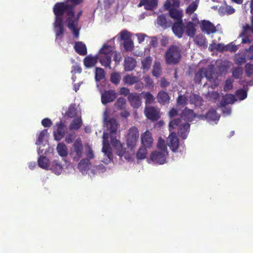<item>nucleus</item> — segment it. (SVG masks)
<instances>
[{"label": "nucleus", "instance_id": "nucleus-1", "mask_svg": "<svg viewBox=\"0 0 253 253\" xmlns=\"http://www.w3.org/2000/svg\"><path fill=\"white\" fill-rule=\"evenodd\" d=\"M83 0H68L64 2L56 3L53 7L55 15L54 29L56 39H61L63 35L64 29L63 17L66 18V23L68 28L72 32L75 37L78 38L79 33L77 31V20L74 18V9L77 5L81 3Z\"/></svg>", "mask_w": 253, "mask_h": 253}, {"label": "nucleus", "instance_id": "nucleus-2", "mask_svg": "<svg viewBox=\"0 0 253 253\" xmlns=\"http://www.w3.org/2000/svg\"><path fill=\"white\" fill-rule=\"evenodd\" d=\"M120 36H116L114 38L105 42L99 49L97 54L95 55H89L84 60V63H111L112 58L116 63L120 62L122 59V55L119 52L115 50L114 44L115 39H120L124 41L130 40V33L126 30H123L119 34Z\"/></svg>", "mask_w": 253, "mask_h": 253}, {"label": "nucleus", "instance_id": "nucleus-3", "mask_svg": "<svg viewBox=\"0 0 253 253\" xmlns=\"http://www.w3.org/2000/svg\"><path fill=\"white\" fill-rule=\"evenodd\" d=\"M181 57L180 52L176 46H171L167 51L165 57L167 63H177Z\"/></svg>", "mask_w": 253, "mask_h": 253}, {"label": "nucleus", "instance_id": "nucleus-4", "mask_svg": "<svg viewBox=\"0 0 253 253\" xmlns=\"http://www.w3.org/2000/svg\"><path fill=\"white\" fill-rule=\"evenodd\" d=\"M139 131L137 127L132 126L128 130L127 135H126V145L128 147L132 149L136 146L139 138Z\"/></svg>", "mask_w": 253, "mask_h": 253}, {"label": "nucleus", "instance_id": "nucleus-5", "mask_svg": "<svg viewBox=\"0 0 253 253\" xmlns=\"http://www.w3.org/2000/svg\"><path fill=\"white\" fill-rule=\"evenodd\" d=\"M83 155V144L80 140H76L73 143L71 151V157L74 162L79 161Z\"/></svg>", "mask_w": 253, "mask_h": 253}, {"label": "nucleus", "instance_id": "nucleus-6", "mask_svg": "<svg viewBox=\"0 0 253 253\" xmlns=\"http://www.w3.org/2000/svg\"><path fill=\"white\" fill-rule=\"evenodd\" d=\"M111 145L114 146L116 151H117V154L121 158L125 157V159L128 160L129 159L128 157V154L126 150V148L124 146V144L121 143L119 140H117L115 138H111Z\"/></svg>", "mask_w": 253, "mask_h": 253}, {"label": "nucleus", "instance_id": "nucleus-7", "mask_svg": "<svg viewBox=\"0 0 253 253\" xmlns=\"http://www.w3.org/2000/svg\"><path fill=\"white\" fill-rule=\"evenodd\" d=\"M168 153L161 152L159 151L152 152L150 156V160L155 164L163 165L166 163Z\"/></svg>", "mask_w": 253, "mask_h": 253}, {"label": "nucleus", "instance_id": "nucleus-8", "mask_svg": "<svg viewBox=\"0 0 253 253\" xmlns=\"http://www.w3.org/2000/svg\"><path fill=\"white\" fill-rule=\"evenodd\" d=\"M144 113L145 117L148 120H150L152 121H156L159 119V111L154 107H145Z\"/></svg>", "mask_w": 253, "mask_h": 253}, {"label": "nucleus", "instance_id": "nucleus-9", "mask_svg": "<svg viewBox=\"0 0 253 253\" xmlns=\"http://www.w3.org/2000/svg\"><path fill=\"white\" fill-rule=\"evenodd\" d=\"M117 97V94L114 90H105L101 94V102L103 104L113 102Z\"/></svg>", "mask_w": 253, "mask_h": 253}, {"label": "nucleus", "instance_id": "nucleus-10", "mask_svg": "<svg viewBox=\"0 0 253 253\" xmlns=\"http://www.w3.org/2000/svg\"><path fill=\"white\" fill-rule=\"evenodd\" d=\"M128 101L130 103L131 107L134 108H138L142 104L141 101L140 95L136 92H131L128 95Z\"/></svg>", "mask_w": 253, "mask_h": 253}, {"label": "nucleus", "instance_id": "nucleus-11", "mask_svg": "<svg viewBox=\"0 0 253 253\" xmlns=\"http://www.w3.org/2000/svg\"><path fill=\"white\" fill-rule=\"evenodd\" d=\"M197 117V115L193 110L189 109L187 107L182 110L181 113H180V118L187 122H191Z\"/></svg>", "mask_w": 253, "mask_h": 253}, {"label": "nucleus", "instance_id": "nucleus-12", "mask_svg": "<svg viewBox=\"0 0 253 253\" xmlns=\"http://www.w3.org/2000/svg\"><path fill=\"white\" fill-rule=\"evenodd\" d=\"M153 137H152L151 133L147 130L141 135V143L143 147L150 148L153 145Z\"/></svg>", "mask_w": 253, "mask_h": 253}, {"label": "nucleus", "instance_id": "nucleus-13", "mask_svg": "<svg viewBox=\"0 0 253 253\" xmlns=\"http://www.w3.org/2000/svg\"><path fill=\"white\" fill-rule=\"evenodd\" d=\"M236 101L234 95L231 94H226L222 96L219 107H224L228 104H232Z\"/></svg>", "mask_w": 253, "mask_h": 253}, {"label": "nucleus", "instance_id": "nucleus-14", "mask_svg": "<svg viewBox=\"0 0 253 253\" xmlns=\"http://www.w3.org/2000/svg\"><path fill=\"white\" fill-rule=\"evenodd\" d=\"M172 30L174 35L178 38H180L182 37L183 34L184 32V23L182 21L176 22L174 23Z\"/></svg>", "mask_w": 253, "mask_h": 253}, {"label": "nucleus", "instance_id": "nucleus-15", "mask_svg": "<svg viewBox=\"0 0 253 253\" xmlns=\"http://www.w3.org/2000/svg\"><path fill=\"white\" fill-rule=\"evenodd\" d=\"M168 141H169L168 146H169V148H170L172 151L175 152L179 147V140L176 136L175 133H171L170 135L168 137Z\"/></svg>", "mask_w": 253, "mask_h": 253}, {"label": "nucleus", "instance_id": "nucleus-16", "mask_svg": "<svg viewBox=\"0 0 253 253\" xmlns=\"http://www.w3.org/2000/svg\"><path fill=\"white\" fill-rule=\"evenodd\" d=\"M201 28L203 32H206L207 34H210L216 32V28L209 21L203 20Z\"/></svg>", "mask_w": 253, "mask_h": 253}, {"label": "nucleus", "instance_id": "nucleus-17", "mask_svg": "<svg viewBox=\"0 0 253 253\" xmlns=\"http://www.w3.org/2000/svg\"><path fill=\"white\" fill-rule=\"evenodd\" d=\"M158 0H140L138 6L144 5L146 9L153 10L156 8Z\"/></svg>", "mask_w": 253, "mask_h": 253}, {"label": "nucleus", "instance_id": "nucleus-18", "mask_svg": "<svg viewBox=\"0 0 253 253\" xmlns=\"http://www.w3.org/2000/svg\"><path fill=\"white\" fill-rule=\"evenodd\" d=\"M184 30L185 34L190 37H194L196 33L195 26L191 22L184 23Z\"/></svg>", "mask_w": 253, "mask_h": 253}, {"label": "nucleus", "instance_id": "nucleus-19", "mask_svg": "<svg viewBox=\"0 0 253 253\" xmlns=\"http://www.w3.org/2000/svg\"><path fill=\"white\" fill-rule=\"evenodd\" d=\"M189 99L190 104L194 105L196 107H200L203 104V99L199 95L193 94L190 95Z\"/></svg>", "mask_w": 253, "mask_h": 253}, {"label": "nucleus", "instance_id": "nucleus-20", "mask_svg": "<svg viewBox=\"0 0 253 253\" xmlns=\"http://www.w3.org/2000/svg\"><path fill=\"white\" fill-rule=\"evenodd\" d=\"M190 124L188 123H185L181 125V126L179 127L178 133L179 136L180 138L183 139H185L187 138V134L189 132Z\"/></svg>", "mask_w": 253, "mask_h": 253}, {"label": "nucleus", "instance_id": "nucleus-21", "mask_svg": "<svg viewBox=\"0 0 253 253\" xmlns=\"http://www.w3.org/2000/svg\"><path fill=\"white\" fill-rule=\"evenodd\" d=\"M157 24L164 29H166L171 25V21L168 20L166 18V15L163 14L159 16L157 19Z\"/></svg>", "mask_w": 253, "mask_h": 253}, {"label": "nucleus", "instance_id": "nucleus-22", "mask_svg": "<svg viewBox=\"0 0 253 253\" xmlns=\"http://www.w3.org/2000/svg\"><path fill=\"white\" fill-rule=\"evenodd\" d=\"M169 96L165 91H159L157 94V100L158 102L162 104H166L169 102Z\"/></svg>", "mask_w": 253, "mask_h": 253}, {"label": "nucleus", "instance_id": "nucleus-23", "mask_svg": "<svg viewBox=\"0 0 253 253\" xmlns=\"http://www.w3.org/2000/svg\"><path fill=\"white\" fill-rule=\"evenodd\" d=\"M105 125L111 133H116L118 127V123L116 119L112 118L108 120Z\"/></svg>", "mask_w": 253, "mask_h": 253}, {"label": "nucleus", "instance_id": "nucleus-24", "mask_svg": "<svg viewBox=\"0 0 253 253\" xmlns=\"http://www.w3.org/2000/svg\"><path fill=\"white\" fill-rule=\"evenodd\" d=\"M204 117L209 121H217L219 120V116L215 109H211L207 112Z\"/></svg>", "mask_w": 253, "mask_h": 253}, {"label": "nucleus", "instance_id": "nucleus-25", "mask_svg": "<svg viewBox=\"0 0 253 253\" xmlns=\"http://www.w3.org/2000/svg\"><path fill=\"white\" fill-rule=\"evenodd\" d=\"M76 51L80 55H85L87 53V48L85 44L81 42L75 43L74 46Z\"/></svg>", "mask_w": 253, "mask_h": 253}, {"label": "nucleus", "instance_id": "nucleus-26", "mask_svg": "<svg viewBox=\"0 0 253 253\" xmlns=\"http://www.w3.org/2000/svg\"><path fill=\"white\" fill-rule=\"evenodd\" d=\"M104 154L108 157V159L111 160L113 159V154L112 153L111 148H110V144L103 140V148H102Z\"/></svg>", "mask_w": 253, "mask_h": 253}, {"label": "nucleus", "instance_id": "nucleus-27", "mask_svg": "<svg viewBox=\"0 0 253 253\" xmlns=\"http://www.w3.org/2000/svg\"><path fill=\"white\" fill-rule=\"evenodd\" d=\"M170 17L177 22L182 21V12L180 10L176 9H171L169 11Z\"/></svg>", "mask_w": 253, "mask_h": 253}, {"label": "nucleus", "instance_id": "nucleus-28", "mask_svg": "<svg viewBox=\"0 0 253 253\" xmlns=\"http://www.w3.org/2000/svg\"><path fill=\"white\" fill-rule=\"evenodd\" d=\"M57 135H55V139L57 140H59L64 137V134H65V130L64 129V128H65V125L60 122L59 124H57Z\"/></svg>", "mask_w": 253, "mask_h": 253}, {"label": "nucleus", "instance_id": "nucleus-29", "mask_svg": "<svg viewBox=\"0 0 253 253\" xmlns=\"http://www.w3.org/2000/svg\"><path fill=\"white\" fill-rule=\"evenodd\" d=\"M194 41L199 46L205 48L208 46L206 38L202 35H197L194 40Z\"/></svg>", "mask_w": 253, "mask_h": 253}, {"label": "nucleus", "instance_id": "nucleus-30", "mask_svg": "<svg viewBox=\"0 0 253 253\" xmlns=\"http://www.w3.org/2000/svg\"><path fill=\"white\" fill-rule=\"evenodd\" d=\"M89 160L88 159H83L78 164V169L83 172L87 170L89 168Z\"/></svg>", "mask_w": 253, "mask_h": 253}, {"label": "nucleus", "instance_id": "nucleus-31", "mask_svg": "<svg viewBox=\"0 0 253 253\" xmlns=\"http://www.w3.org/2000/svg\"><path fill=\"white\" fill-rule=\"evenodd\" d=\"M82 125V120L81 118H77L74 119L73 122L70 124L69 129L71 130H78L81 128Z\"/></svg>", "mask_w": 253, "mask_h": 253}, {"label": "nucleus", "instance_id": "nucleus-32", "mask_svg": "<svg viewBox=\"0 0 253 253\" xmlns=\"http://www.w3.org/2000/svg\"><path fill=\"white\" fill-rule=\"evenodd\" d=\"M245 75L249 78H253V64H245ZM248 84L253 85V78L248 82Z\"/></svg>", "mask_w": 253, "mask_h": 253}, {"label": "nucleus", "instance_id": "nucleus-33", "mask_svg": "<svg viewBox=\"0 0 253 253\" xmlns=\"http://www.w3.org/2000/svg\"><path fill=\"white\" fill-rule=\"evenodd\" d=\"M49 160L48 158H46L44 156H40L39 159H38V165L39 167L43 169H48Z\"/></svg>", "mask_w": 253, "mask_h": 253}, {"label": "nucleus", "instance_id": "nucleus-34", "mask_svg": "<svg viewBox=\"0 0 253 253\" xmlns=\"http://www.w3.org/2000/svg\"><path fill=\"white\" fill-rule=\"evenodd\" d=\"M50 169H51L53 172L55 173V174H59L61 172H62V164L57 161H54L52 163H51Z\"/></svg>", "mask_w": 253, "mask_h": 253}, {"label": "nucleus", "instance_id": "nucleus-35", "mask_svg": "<svg viewBox=\"0 0 253 253\" xmlns=\"http://www.w3.org/2000/svg\"><path fill=\"white\" fill-rule=\"evenodd\" d=\"M251 11L252 14H253V0H252L251 4ZM249 32H251L253 33V16L252 17V25L250 26L249 25H246L245 27H244V32L243 34L244 36H246L248 34Z\"/></svg>", "mask_w": 253, "mask_h": 253}, {"label": "nucleus", "instance_id": "nucleus-36", "mask_svg": "<svg viewBox=\"0 0 253 253\" xmlns=\"http://www.w3.org/2000/svg\"><path fill=\"white\" fill-rule=\"evenodd\" d=\"M57 151L59 156L66 157L67 156V148L65 144L59 143L57 146Z\"/></svg>", "mask_w": 253, "mask_h": 253}, {"label": "nucleus", "instance_id": "nucleus-37", "mask_svg": "<svg viewBox=\"0 0 253 253\" xmlns=\"http://www.w3.org/2000/svg\"><path fill=\"white\" fill-rule=\"evenodd\" d=\"M147 148L144 146H142L138 151H137V154H136V158L138 160H144L146 158L147 155Z\"/></svg>", "mask_w": 253, "mask_h": 253}, {"label": "nucleus", "instance_id": "nucleus-38", "mask_svg": "<svg viewBox=\"0 0 253 253\" xmlns=\"http://www.w3.org/2000/svg\"><path fill=\"white\" fill-rule=\"evenodd\" d=\"M141 94L143 95V98L145 100V104H151L153 103L155 101V98L149 92H142Z\"/></svg>", "mask_w": 253, "mask_h": 253}, {"label": "nucleus", "instance_id": "nucleus-39", "mask_svg": "<svg viewBox=\"0 0 253 253\" xmlns=\"http://www.w3.org/2000/svg\"><path fill=\"white\" fill-rule=\"evenodd\" d=\"M123 82L125 84H129L131 85L135 83H137V79L136 77L131 76L130 75H127L123 78Z\"/></svg>", "mask_w": 253, "mask_h": 253}, {"label": "nucleus", "instance_id": "nucleus-40", "mask_svg": "<svg viewBox=\"0 0 253 253\" xmlns=\"http://www.w3.org/2000/svg\"><path fill=\"white\" fill-rule=\"evenodd\" d=\"M243 74V69L242 67L238 66L233 69L232 77L235 79H240Z\"/></svg>", "mask_w": 253, "mask_h": 253}, {"label": "nucleus", "instance_id": "nucleus-41", "mask_svg": "<svg viewBox=\"0 0 253 253\" xmlns=\"http://www.w3.org/2000/svg\"><path fill=\"white\" fill-rule=\"evenodd\" d=\"M181 119L180 118H177V119H174L170 121H169V130H171L172 129H175L177 127L180 126L181 124Z\"/></svg>", "mask_w": 253, "mask_h": 253}, {"label": "nucleus", "instance_id": "nucleus-42", "mask_svg": "<svg viewBox=\"0 0 253 253\" xmlns=\"http://www.w3.org/2000/svg\"><path fill=\"white\" fill-rule=\"evenodd\" d=\"M219 12L221 14H224L225 13L231 14L235 12V9L231 6L226 5L225 7H220L219 9Z\"/></svg>", "mask_w": 253, "mask_h": 253}, {"label": "nucleus", "instance_id": "nucleus-43", "mask_svg": "<svg viewBox=\"0 0 253 253\" xmlns=\"http://www.w3.org/2000/svg\"><path fill=\"white\" fill-rule=\"evenodd\" d=\"M199 0H196L189 5L186 9V13L189 14L193 13L197 8Z\"/></svg>", "mask_w": 253, "mask_h": 253}, {"label": "nucleus", "instance_id": "nucleus-44", "mask_svg": "<svg viewBox=\"0 0 253 253\" xmlns=\"http://www.w3.org/2000/svg\"><path fill=\"white\" fill-rule=\"evenodd\" d=\"M104 78V72L103 69L97 68L95 71V80L97 82H100Z\"/></svg>", "mask_w": 253, "mask_h": 253}, {"label": "nucleus", "instance_id": "nucleus-45", "mask_svg": "<svg viewBox=\"0 0 253 253\" xmlns=\"http://www.w3.org/2000/svg\"><path fill=\"white\" fill-rule=\"evenodd\" d=\"M235 95L240 100H244L247 98V91L243 89H239L236 91Z\"/></svg>", "mask_w": 253, "mask_h": 253}, {"label": "nucleus", "instance_id": "nucleus-46", "mask_svg": "<svg viewBox=\"0 0 253 253\" xmlns=\"http://www.w3.org/2000/svg\"><path fill=\"white\" fill-rule=\"evenodd\" d=\"M233 81L230 78L226 79L224 82V85H223V91L227 92L231 90L233 88Z\"/></svg>", "mask_w": 253, "mask_h": 253}, {"label": "nucleus", "instance_id": "nucleus-47", "mask_svg": "<svg viewBox=\"0 0 253 253\" xmlns=\"http://www.w3.org/2000/svg\"><path fill=\"white\" fill-rule=\"evenodd\" d=\"M162 72V68H161V64H154L153 68L152 75L153 76L159 78Z\"/></svg>", "mask_w": 253, "mask_h": 253}, {"label": "nucleus", "instance_id": "nucleus-48", "mask_svg": "<svg viewBox=\"0 0 253 253\" xmlns=\"http://www.w3.org/2000/svg\"><path fill=\"white\" fill-rule=\"evenodd\" d=\"M124 48L126 51H131L133 48V43L131 39L124 42Z\"/></svg>", "mask_w": 253, "mask_h": 253}, {"label": "nucleus", "instance_id": "nucleus-49", "mask_svg": "<svg viewBox=\"0 0 253 253\" xmlns=\"http://www.w3.org/2000/svg\"><path fill=\"white\" fill-rule=\"evenodd\" d=\"M115 105L120 109L125 108L126 105V99L122 97H119L117 99V101L116 102Z\"/></svg>", "mask_w": 253, "mask_h": 253}, {"label": "nucleus", "instance_id": "nucleus-50", "mask_svg": "<svg viewBox=\"0 0 253 253\" xmlns=\"http://www.w3.org/2000/svg\"><path fill=\"white\" fill-rule=\"evenodd\" d=\"M187 98L184 95H179L177 98V105L185 106L187 104Z\"/></svg>", "mask_w": 253, "mask_h": 253}, {"label": "nucleus", "instance_id": "nucleus-51", "mask_svg": "<svg viewBox=\"0 0 253 253\" xmlns=\"http://www.w3.org/2000/svg\"><path fill=\"white\" fill-rule=\"evenodd\" d=\"M111 81L115 84H118L120 82V75L117 73L111 74Z\"/></svg>", "mask_w": 253, "mask_h": 253}, {"label": "nucleus", "instance_id": "nucleus-52", "mask_svg": "<svg viewBox=\"0 0 253 253\" xmlns=\"http://www.w3.org/2000/svg\"><path fill=\"white\" fill-rule=\"evenodd\" d=\"M143 81L145 82V86L153 87V82L149 76H145L144 77H143Z\"/></svg>", "mask_w": 253, "mask_h": 253}, {"label": "nucleus", "instance_id": "nucleus-53", "mask_svg": "<svg viewBox=\"0 0 253 253\" xmlns=\"http://www.w3.org/2000/svg\"><path fill=\"white\" fill-rule=\"evenodd\" d=\"M46 133L47 129H44L40 132V133L39 134V137H38L37 142H36V144H41L42 143L43 138L45 137V135Z\"/></svg>", "mask_w": 253, "mask_h": 253}, {"label": "nucleus", "instance_id": "nucleus-54", "mask_svg": "<svg viewBox=\"0 0 253 253\" xmlns=\"http://www.w3.org/2000/svg\"><path fill=\"white\" fill-rule=\"evenodd\" d=\"M157 147H158L159 149L160 150L159 152L168 153L167 151V145H166L164 141H159Z\"/></svg>", "mask_w": 253, "mask_h": 253}, {"label": "nucleus", "instance_id": "nucleus-55", "mask_svg": "<svg viewBox=\"0 0 253 253\" xmlns=\"http://www.w3.org/2000/svg\"><path fill=\"white\" fill-rule=\"evenodd\" d=\"M76 138V134L75 133H71L68 134L65 137V141L68 144H70L73 142V140Z\"/></svg>", "mask_w": 253, "mask_h": 253}, {"label": "nucleus", "instance_id": "nucleus-56", "mask_svg": "<svg viewBox=\"0 0 253 253\" xmlns=\"http://www.w3.org/2000/svg\"><path fill=\"white\" fill-rule=\"evenodd\" d=\"M42 124L44 127H49L52 125V122L49 119L45 118L42 120Z\"/></svg>", "mask_w": 253, "mask_h": 253}, {"label": "nucleus", "instance_id": "nucleus-57", "mask_svg": "<svg viewBox=\"0 0 253 253\" xmlns=\"http://www.w3.org/2000/svg\"><path fill=\"white\" fill-rule=\"evenodd\" d=\"M76 115V109L74 107H70L67 111V116L69 118H73Z\"/></svg>", "mask_w": 253, "mask_h": 253}, {"label": "nucleus", "instance_id": "nucleus-58", "mask_svg": "<svg viewBox=\"0 0 253 253\" xmlns=\"http://www.w3.org/2000/svg\"><path fill=\"white\" fill-rule=\"evenodd\" d=\"M119 93H120L121 95H123L124 96L128 95V94H130L129 93V89L127 87H122L120 88V90H119Z\"/></svg>", "mask_w": 253, "mask_h": 253}, {"label": "nucleus", "instance_id": "nucleus-59", "mask_svg": "<svg viewBox=\"0 0 253 253\" xmlns=\"http://www.w3.org/2000/svg\"><path fill=\"white\" fill-rule=\"evenodd\" d=\"M226 50H229L230 51H236L237 49V46L233 45L232 43L226 45L225 46Z\"/></svg>", "mask_w": 253, "mask_h": 253}, {"label": "nucleus", "instance_id": "nucleus-60", "mask_svg": "<svg viewBox=\"0 0 253 253\" xmlns=\"http://www.w3.org/2000/svg\"><path fill=\"white\" fill-rule=\"evenodd\" d=\"M177 114H178V111L174 108H171L170 109V110H169V113H168V115H169V117L170 118H173L177 116Z\"/></svg>", "mask_w": 253, "mask_h": 253}, {"label": "nucleus", "instance_id": "nucleus-61", "mask_svg": "<svg viewBox=\"0 0 253 253\" xmlns=\"http://www.w3.org/2000/svg\"><path fill=\"white\" fill-rule=\"evenodd\" d=\"M150 45L153 47H156L158 45V38L156 37H152L151 38Z\"/></svg>", "mask_w": 253, "mask_h": 253}, {"label": "nucleus", "instance_id": "nucleus-62", "mask_svg": "<svg viewBox=\"0 0 253 253\" xmlns=\"http://www.w3.org/2000/svg\"><path fill=\"white\" fill-rule=\"evenodd\" d=\"M169 85V82L167 81L165 78L161 79V82H160V86H161V87L166 88Z\"/></svg>", "mask_w": 253, "mask_h": 253}, {"label": "nucleus", "instance_id": "nucleus-63", "mask_svg": "<svg viewBox=\"0 0 253 253\" xmlns=\"http://www.w3.org/2000/svg\"><path fill=\"white\" fill-rule=\"evenodd\" d=\"M135 68V64H124L125 71H130Z\"/></svg>", "mask_w": 253, "mask_h": 253}, {"label": "nucleus", "instance_id": "nucleus-64", "mask_svg": "<svg viewBox=\"0 0 253 253\" xmlns=\"http://www.w3.org/2000/svg\"><path fill=\"white\" fill-rule=\"evenodd\" d=\"M86 159H88L89 160L92 159L93 158V151L90 148H89V150H88V151H87L86 153Z\"/></svg>", "mask_w": 253, "mask_h": 253}]
</instances>
